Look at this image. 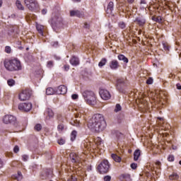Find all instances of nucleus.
Returning <instances> with one entry per match:
<instances>
[{
	"label": "nucleus",
	"mask_w": 181,
	"mask_h": 181,
	"mask_svg": "<svg viewBox=\"0 0 181 181\" xmlns=\"http://www.w3.org/2000/svg\"><path fill=\"white\" fill-rule=\"evenodd\" d=\"M107 124L104 119V116L101 114L94 115L88 122V128L95 132H102L105 129Z\"/></svg>",
	"instance_id": "obj_1"
},
{
	"label": "nucleus",
	"mask_w": 181,
	"mask_h": 181,
	"mask_svg": "<svg viewBox=\"0 0 181 181\" xmlns=\"http://www.w3.org/2000/svg\"><path fill=\"white\" fill-rule=\"evenodd\" d=\"M4 66L8 71H18V70L22 69L21 65V61L18 59H14L4 62Z\"/></svg>",
	"instance_id": "obj_2"
},
{
	"label": "nucleus",
	"mask_w": 181,
	"mask_h": 181,
	"mask_svg": "<svg viewBox=\"0 0 181 181\" xmlns=\"http://www.w3.org/2000/svg\"><path fill=\"white\" fill-rule=\"evenodd\" d=\"M83 97L84 98V100L87 104H89V105H95L97 99L94 92L90 90H85L83 93Z\"/></svg>",
	"instance_id": "obj_3"
},
{
	"label": "nucleus",
	"mask_w": 181,
	"mask_h": 181,
	"mask_svg": "<svg viewBox=\"0 0 181 181\" xmlns=\"http://www.w3.org/2000/svg\"><path fill=\"white\" fill-rule=\"evenodd\" d=\"M98 170L102 175H104V173H107V172L110 170V163H108V160H103L98 165Z\"/></svg>",
	"instance_id": "obj_4"
},
{
	"label": "nucleus",
	"mask_w": 181,
	"mask_h": 181,
	"mask_svg": "<svg viewBox=\"0 0 181 181\" xmlns=\"http://www.w3.org/2000/svg\"><path fill=\"white\" fill-rule=\"evenodd\" d=\"M30 95H32V92L29 89H25L21 92L18 98L21 101H26L30 98Z\"/></svg>",
	"instance_id": "obj_5"
},
{
	"label": "nucleus",
	"mask_w": 181,
	"mask_h": 181,
	"mask_svg": "<svg viewBox=\"0 0 181 181\" xmlns=\"http://www.w3.org/2000/svg\"><path fill=\"white\" fill-rule=\"evenodd\" d=\"M18 110L23 111L24 112H28L32 110V103H23L18 105Z\"/></svg>",
	"instance_id": "obj_6"
},
{
	"label": "nucleus",
	"mask_w": 181,
	"mask_h": 181,
	"mask_svg": "<svg viewBox=\"0 0 181 181\" xmlns=\"http://www.w3.org/2000/svg\"><path fill=\"white\" fill-rule=\"evenodd\" d=\"M24 2L30 11H35L38 6L37 2L35 0H24Z\"/></svg>",
	"instance_id": "obj_7"
},
{
	"label": "nucleus",
	"mask_w": 181,
	"mask_h": 181,
	"mask_svg": "<svg viewBox=\"0 0 181 181\" xmlns=\"http://www.w3.org/2000/svg\"><path fill=\"white\" fill-rule=\"evenodd\" d=\"M51 22L53 28H54V26H57V28H62V25H63V20L62 19V17L59 16L52 18Z\"/></svg>",
	"instance_id": "obj_8"
},
{
	"label": "nucleus",
	"mask_w": 181,
	"mask_h": 181,
	"mask_svg": "<svg viewBox=\"0 0 181 181\" xmlns=\"http://www.w3.org/2000/svg\"><path fill=\"white\" fill-rule=\"evenodd\" d=\"M3 122L4 124H15L16 122V117L13 115H6L3 117Z\"/></svg>",
	"instance_id": "obj_9"
},
{
	"label": "nucleus",
	"mask_w": 181,
	"mask_h": 181,
	"mask_svg": "<svg viewBox=\"0 0 181 181\" xmlns=\"http://www.w3.org/2000/svg\"><path fill=\"white\" fill-rule=\"evenodd\" d=\"M99 94L103 100H110V98H111V94H110V92L105 89H101Z\"/></svg>",
	"instance_id": "obj_10"
},
{
	"label": "nucleus",
	"mask_w": 181,
	"mask_h": 181,
	"mask_svg": "<svg viewBox=\"0 0 181 181\" xmlns=\"http://www.w3.org/2000/svg\"><path fill=\"white\" fill-rule=\"evenodd\" d=\"M69 156L73 163H80L81 157L78 156L76 153H71Z\"/></svg>",
	"instance_id": "obj_11"
},
{
	"label": "nucleus",
	"mask_w": 181,
	"mask_h": 181,
	"mask_svg": "<svg viewBox=\"0 0 181 181\" xmlns=\"http://www.w3.org/2000/svg\"><path fill=\"white\" fill-rule=\"evenodd\" d=\"M56 93L57 94L64 95L67 93V87H66V86L61 85L57 88Z\"/></svg>",
	"instance_id": "obj_12"
},
{
	"label": "nucleus",
	"mask_w": 181,
	"mask_h": 181,
	"mask_svg": "<svg viewBox=\"0 0 181 181\" xmlns=\"http://www.w3.org/2000/svg\"><path fill=\"white\" fill-rule=\"evenodd\" d=\"M45 115L46 117V119H52L53 117H54V112L50 108H47L45 112Z\"/></svg>",
	"instance_id": "obj_13"
},
{
	"label": "nucleus",
	"mask_w": 181,
	"mask_h": 181,
	"mask_svg": "<svg viewBox=\"0 0 181 181\" xmlns=\"http://www.w3.org/2000/svg\"><path fill=\"white\" fill-rule=\"evenodd\" d=\"M110 67L112 70H117L119 67V63H118V61L113 59L110 62Z\"/></svg>",
	"instance_id": "obj_14"
},
{
	"label": "nucleus",
	"mask_w": 181,
	"mask_h": 181,
	"mask_svg": "<svg viewBox=\"0 0 181 181\" xmlns=\"http://www.w3.org/2000/svg\"><path fill=\"white\" fill-rule=\"evenodd\" d=\"M134 22H135V23H136V25H139V26H144V25H145L146 21L145 20V18H144L142 17H138L137 18H136Z\"/></svg>",
	"instance_id": "obj_15"
},
{
	"label": "nucleus",
	"mask_w": 181,
	"mask_h": 181,
	"mask_svg": "<svg viewBox=\"0 0 181 181\" xmlns=\"http://www.w3.org/2000/svg\"><path fill=\"white\" fill-rule=\"evenodd\" d=\"M112 11H114V2L110 1L106 12L107 13H112Z\"/></svg>",
	"instance_id": "obj_16"
},
{
	"label": "nucleus",
	"mask_w": 181,
	"mask_h": 181,
	"mask_svg": "<svg viewBox=\"0 0 181 181\" xmlns=\"http://www.w3.org/2000/svg\"><path fill=\"white\" fill-rule=\"evenodd\" d=\"M70 63H71V64H72V66H78L80 61L78 60V58H77L76 57H73L70 59Z\"/></svg>",
	"instance_id": "obj_17"
},
{
	"label": "nucleus",
	"mask_w": 181,
	"mask_h": 181,
	"mask_svg": "<svg viewBox=\"0 0 181 181\" xmlns=\"http://www.w3.org/2000/svg\"><path fill=\"white\" fill-rule=\"evenodd\" d=\"M36 28L38 33H40L41 36H43V31L45 30V26L40 24H37Z\"/></svg>",
	"instance_id": "obj_18"
},
{
	"label": "nucleus",
	"mask_w": 181,
	"mask_h": 181,
	"mask_svg": "<svg viewBox=\"0 0 181 181\" xmlns=\"http://www.w3.org/2000/svg\"><path fill=\"white\" fill-rule=\"evenodd\" d=\"M71 16H77L78 18H83V13L78 11H71L70 12Z\"/></svg>",
	"instance_id": "obj_19"
},
{
	"label": "nucleus",
	"mask_w": 181,
	"mask_h": 181,
	"mask_svg": "<svg viewBox=\"0 0 181 181\" xmlns=\"http://www.w3.org/2000/svg\"><path fill=\"white\" fill-rule=\"evenodd\" d=\"M83 146L85 148V149H87V151H91V149H90V148H91L92 149H94V145L93 144V143L91 142H86L83 144Z\"/></svg>",
	"instance_id": "obj_20"
},
{
	"label": "nucleus",
	"mask_w": 181,
	"mask_h": 181,
	"mask_svg": "<svg viewBox=\"0 0 181 181\" xmlns=\"http://www.w3.org/2000/svg\"><path fill=\"white\" fill-rule=\"evenodd\" d=\"M13 179L16 181H21L23 179L22 173L18 172V174L12 176Z\"/></svg>",
	"instance_id": "obj_21"
},
{
	"label": "nucleus",
	"mask_w": 181,
	"mask_h": 181,
	"mask_svg": "<svg viewBox=\"0 0 181 181\" xmlns=\"http://www.w3.org/2000/svg\"><path fill=\"white\" fill-rule=\"evenodd\" d=\"M139 156H141V150H136L134 153V160H138V159H139Z\"/></svg>",
	"instance_id": "obj_22"
},
{
	"label": "nucleus",
	"mask_w": 181,
	"mask_h": 181,
	"mask_svg": "<svg viewBox=\"0 0 181 181\" xmlns=\"http://www.w3.org/2000/svg\"><path fill=\"white\" fill-rule=\"evenodd\" d=\"M95 144L97 145L98 148H100V146L103 145V140L100 137L95 139Z\"/></svg>",
	"instance_id": "obj_23"
},
{
	"label": "nucleus",
	"mask_w": 181,
	"mask_h": 181,
	"mask_svg": "<svg viewBox=\"0 0 181 181\" xmlns=\"http://www.w3.org/2000/svg\"><path fill=\"white\" fill-rule=\"evenodd\" d=\"M54 93H56V90H54V89H53V88H47L46 89L47 95H53V94H54Z\"/></svg>",
	"instance_id": "obj_24"
},
{
	"label": "nucleus",
	"mask_w": 181,
	"mask_h": 181,
	"mask_svg": "<svg viewBox=\"0 0 181 181\" xmlns=\"http://www.w3.org/2000/svg\"><path fill=\"white\" fill-rule=\"evenodd\" d=\"M117 58L119 60L124 62V63H128V58H127L124 54L118 55Z\"/></svg>",
	"instance_id": "obj_25"
},
{
	"label": "nucleus",
	"mask_w": 181,
	"mask_h": 181,
	"mask_svg": "<svg viewBox=\"0 0 181 181\" xmlns=\"http://www.w3.org/2000/svg\"><path fill=\"white\" fill-rule=\"evenodd\" d=\"M16 7L18 8V9H20L21 11H23V9H25V8L23 7V6L22 5V4L21 3V1L19 0L16 1Z\"/></svg>",
	"instance_id": "obj_26"
},
{
	"label": "nucleus",
	"mask_w": 181,
	"mask_h": 181,
	"mask_svg": "<svg viewBox=\"0 0 181 181\" xmlns=\"http://www.w3.org/2000/svg\"><path fill=\"white\" fill-rule=\"evenodd\" d=\"M112 158L115 162H121V157L118 156L117 154H112Z\"/></svg>",
	"instance_id": "obj_27"
},
{
	"label": "nucleus",
	"mask_w": 181,
	"mask_h": 181,
	"mask_svg": "<svg viewBox=\"0 0 181 181\" xmlns=\"http://www.w3.org/2000/svg\"><path fill=\"white\" fill-rule=\"evenodd\" d=\"M106 64H107V59L103 58L99 62L98 66H99V67H103V66H105Z\"/></svg>",
	"instance_id": "obj_28"
},
{
	"label": "nucleus",
	"mask_w": 181,
	"mask_h": 181,
	"mask_svg": "<svg viewBox=\"0 0 181 181\" xmlns=\"http://www.w3.org/2000/svg\"><path fill=\"white\" fill-rule=\"evenodd\" d=\"M169 179L170 180H176L179 179V175H177L176 173H173L172 175H170L169 176Z\"/></svg>",
	"instance_id": "obj_29"
},
{
	"label": "nucleus",
	"mask_w": 181,
	"mask_h": 181,
	"mask_svg": "<svg viewBox=\"0 0 181 181\" xmlns=\"http://www.w3.org/2000/svg\"><path fill=\"white\" fill-rule=\"evenodd\" d=\"M71 125H73L74 127H80V120H73L72 122H71Z\"/></svg>",
	"instance_id": "obj_30"
},
{
	"label": "nucleus",
	"mask_w": 181,
	"mask_h": 181,
	"mask_svg": "<svg viewBox=\"0 0 181 181\" xmlns=\"http://www.w3.org/2000/svg\"><path fill=\"white\" fill-rule=\"evenodd\" d=\"M77 136V132L74 130L71 134V141H74Z\"/></svg>",
	"instance_id": "obj_31"
},
{
	"label": "nucleus",
	"mask_w": 181,
	"mask_h": 181,
	"mask_svg": "<svg viewBox=\"0 0 181 181\" xmlns=\"http://www.w3.org/2000/svg\"><path fill=\"white\" fill-rule=\"evenodd\" d=\"M7 84L8 86H9L10 87L13 86V85L15 84V80L13 79H8L7 81Z\"/></svg>",
	"instance_id": "obj_32"
},
{
	"label": "nucleus",
	"mask_w": 181,
	"mask_h": 181,
	"mask_svg": "<svg viewBox=\"0 0 181 181\" xmlns=\"http://www.w3.org/2000/svg\"><path fill=\"white\" fill-rule=\"evenodd\" d=\"M122 107H121V105L117 104L115 108V112H119V111H121Z\"/></svg>",
	"instance_id": "obj_33"
},
{
	"label": "nucleus",
	"mask_w": 181,
	"mask_h": 181,
	"mask_svg": "<svg viewBox=\"0 0 181 181\" xmlns=\"http://www.w3.org/2000/svg\"><path fill=\"white\" fill-rule=\"evenodd\" d=\"M57 129H58V131H59V132H62V131H63L64 129V124H59L57 127Z\"/></svg>",
	"instance_id": "obj_34"
},
{
	"label": "nucleus",
	"mask_w": 181,
	"mask_h": 181,
	"mask_svg": "<svg viewBox=\"0 0 181 181\" xmlns=\"http://www.w3.org/2000/svg\"><path fill=\"white\" fill-rule=\"evenodd\" d=\"M122 177L125 181H131V175H123Z\"/></svg>",
	"instance_id": "obj_35"
},
{
	"label": "nucleus",
	"mask_w": 181,
	"mask_h": 181,
	"mask_svg": "<svg viewBox=\"0 0 181 181\" xmlns=\"http://www.w3.org/2000/svg\"><path fill=\"white\" fill-rule=\"evenodd\" d=\"M35 131H40L42 129V124H37L35 127H34Z\"/></svg>",
	"instance_id": "obj_36"
},
{
	"label": "nucleus",
	"mask_w": 181,
	"mask_h": 181,
	"mask_svg": "<svg viewBox=\"0 0 181 181\" xmlns=\"http://www.w3.org/2000/svg\"><path fill=\"white\" fill-rule=\"evenodd\" d=\"M59 145H64V144L66 143V140L63 139H59L57 141Z\"/></svg>",
	"instance_id": "obj_37"
},
{
	"label": "nucleus",
	"mask_w": 181,
	"mask_h": 181,
	"mask_svg": "<svg viewBox=\"0 0 181 181\" xmlns=\"http://www.w3.org/2000/svg\"><path fill=\"white\" fill-rule=\"evenodd\" d=\"M119 28H121V29H125V26H126L125 23L120 22L119 23Z\"/></svg>",
	"instance_id": "obj_38"
},
{
	"label": "nucleus",
	"mask_w": 181,
	"mask_h": 181,
	"mask_svg": "<svg viewBox=\"0 0 181 181\" xmlns=\"http://www.w3.org/2000/svg\"><path fill=\"white\" fill-rule=\"evenodd\" d=\"M168 160H169V162H173V160H175V156H173V155H170L168 158Z\"/></svg>",
	"instance_id": "obj_39"
},
{
	"label": "nucleus",
	"mask_w": 181,
	"mask_h": 181,
	"mask_svg": "<svg viewBox=\"0 0 181 181\" xmlns=\"http://www.w3.org/2000/svg\"><path fill=\"white\" fill-rule=\"evenodd\" d=\"M5 52H6V53H8V54L11 53V47L6 46L5 47Z\"/></svg>",
	"instance_id": "obj_40"
},
{
	"label": "nucleus",
	"mask_w": 181,
	"mask_h": 181,
	"mask_svg": "<svg viewBox=\"0 0 181 181\" xmlns=\"http://www.w3.org/2000/svg\"><path fill=\"white\" fill-rule=\"evenodd\" d=\"M22 159L24 162H26L28 159H29V156H28L27 155H23L22 156Z\"/></svg>",
	"instance_id": "obj_41"
},
{
	"label": "nucleus",
	"mask_w": 181,
	"mask_h": 181,
	"mask_svg": "<svg viewBox=\"0 0 181 181\" xmlns=\"http://www.w3.org/2000/svg\"><path fill=\"white\" fill-rule=\"evenodd\" d=\"M131 168L132 169H136V168H138V165L135 163H133L131 164Z\"/></svg>",
	"instance_id": "obj_42"
},
{
	"label": "nucleus",
	"mask_w": 181,
	"mask_h": 181,
	"mask_svg": "<svg viewBox=\"0 0 181 181\" xmlns=\"http://www.w3.org/2000/svg\"><path fill=\"white\" fill-rule=\"evenodd\" d=\"M111 180V176L107 175L104 177V181H110Z\"/></svg>",
	"instance_id": "obj_43"
},
{
	"label": "nucleus",
	"mask_w": 181,
	"mask_h": 181,
	"mask_svg": "<svg viewBox=\"0 0 181 181\" xmlns=\"http://www.w3.org/2000/svg\"><path fill=\"white\" fill-rule=\"evenodd\" d=\"M152 83H153V79H152V78H149L146 81V83H147V84H152Z\"/></svg>",
	"instance_id": "obj_44"
},
{
	"label": "nucleus",
	"mask_w": 181,
	"mask_h": 181,
	"mask_svg": "<svg viewBox=\"0 0 181 181\" xmlns=\"http://www.w3.org/2000/svg\"><path fill=\"white\" fill-rule=\"evenodd\" d=\"M47 67H53V61H49L47 62Z\"/></svg>",
	"instance_id": "obj_45"
},
{
	"label": "nucleus",
	"mask_w": 181,
	"mask_h": 181,
	"mask_svg": "<svg viewBox=\"0 0 181 181\" xmlns=\"http://www.w3.org/2000/svg\"><path fill=\"white\" fill-rule=\"evenodd\" d=\"M13 151H14L15 153H18V152H19V146H16L13 148Z\"/></svg>",
	"instance_id": "obj_46"
},
{
	"label": "nucleus",
	"mask_w": 181,
	"mask_h": 181,
	"mask_svg": "<svg viewBox=\"0 0 181 181\" xmlns=\"http://www.w3.org/2000/svg\"><path fill=\"white\" fill-rule=\"evenodd\" d=\"M71 98H72V100H77V98H78V95L74 94L71 95Z\"/></svg>",
	"instance_id": "obj_47"
},
{
	"label": "nucleus",
	"mask_w": 181,
	"mask_h": 181,
	"mask_svg": "<svg viewBox=\"0 0 181 181\" xmlns=\"http://www.w3.org/2000/svg\"><path fill=\"white\" fill-rule=\"evenodd\" d=\"M2 168H4V161L0 158V169H2Z\"/></svg>",
	"instance_id": "obj_48"
},
{
	"label": "nucleus",
	"mask_w": 181,
	"mask_h": 181,
	"mask_svg": "<svg viewBox=\"0 0 181 181\" xmlns=\"http://www.w3.org/2000/svg\"><path fill=\"white\" fill-rule=\"evenodd\" d=\"M156 166L157 169H159V168H160V162L157 161L156 163Z\"/></svg>",
	"instance_id": "obj_49"
},
{
	"label": "nucleus",
	"mask_w": 181,
	"mask_h": 181,
	"mask_svg": "<svg viewBox=\"0 0 181 181\" xmlns=\"http://www.w3.org/2000/svg\"><path fill=\"white\" fill-rule=\"evenodd\" d=\"M64 69L66 71H67L70 69V66L69 65H64Z\"/></svg>",
	"instance_id": "obj_50"
},
{
	"label": "nucleus",
	"mask_w": 181,
	"mask_h": 181,
	"mask_svg": "<svg viewBox=\"0 0 181 181\" xmlns=\"http://www.w3.org/2000/svg\"><path fill=\"white\" fill-rule=\"evenodd\" d=\"M42 15H46V13H47V9H45V8L42 9Z\"/></svg>",
	"instance_id": "obj_51"
},
{
	"label": "nucleus",
	"mask_w": 181,
	"mask_h": 181,
	"mask_svg": "<svg viewBox=\"0 0 181 181\" xmlns=\"http://www.w3.org/2000/svg\"><path fill=\"white\" fill-rule=\"evenodd\" d=\"M84 28H85L86 29H88V28H90V25H88L87 23H85V24H84Z\"/></svg>",
	"instance_id": "obj_52"
},
{
	"label": "nucleus",
	"mask_w": 181,
	"mask_h": 181,
	"mask_svg": "<svg viewBox=\"0 0 181 181\" xmlns=\"http://www.w3.org/2000/svg\"><path fill=\"white\" fill-rule=\"evenodd\" d=\"M121 83H124V81L122 79H118L117 84H121Z\"/></svg>",
	"instance_id": "obj_53"
},
{
	"label": "nucleus",
	"mask_w": 181,
	"mask_h": 181,
	"mask_svg": "<svg viewBox=\"0 0 181 181\" xmlns=\"http://www.w3.org/2000/svg\"><path fill=\"white\" fill-rule=\"evenodd\" d=\"M68 181H77V179L72 177L71 179L68 180Z\"/></svg>",
	"instance_id": "obj_54"
},
{
	"label": "nucleus",
	"mask_w": 181,
	"mask_h": 181,
	"mask_svg": "<svg viewBox=\"0 0 181 181\" xmlns=\"http://www.w3.org/2000/svg\"><path fill=\"white\" fill-rule=\"evenodd\" d=\"M177 90H181V85H180V83H177Z\"/></svg>",
	"instance_id": "obj_55"
},
{
	"label": "nucleus",
	"mask_w": 181,
	"mask_h": 181,
	"mask_svg": "<svg viewBox=\"0 0 181 181\" xmlns=\"http://www.w3.org/2000/svg\"><path fill=\"white\" fill-rule=\"evenodd\" d=\"M55 60H60V57H57V55L54 56Z\"/></svg>",
	"instance_id": "obj_56"
},
{
	"label": "nucleus",
	"mask_w": 181,
	"mask_h": 181,
	"mask_svg": "<svg viewBox=\"0 0 181 181\" xmlns=\"http://www.w3.org/2000/svg\"><path fill=\"white\" fill-rule=\"evenodd\" d=\"M163 46H164L165 50H169V47H168V45H163Z\"/></svg>",
	"instance_id": "obj_57"
},
{
	"label": "nucleus",
	"mask_w": 181,
	"mask_h": 181,
	"mask_svg": "<svg viewBox=\"0 0 181 181\" xmlns=\"http://www.w3.org/2000/svg\"><path fill=\"white\" fill-rule=\"evenodd\" d=\"M164 4L166 6H169V1H165Z\"/></svg>",
	"instance_id": "obj_58"
},
{
	"label": "nucleus",
	"mask_w": 181,
	"mask_h": 181,
	"mask_svg": "<svg viewBox=\"0 0 181 181\" xmlns=\"http://www.w3.org/2000/svg\"><path fill=\"white\" fill-rule=\"evenodd\" d=\"M134 0H127V2H129V4H132L134 2Z\"/></svg>",
	"instance_id": "obj_59"
},
{
	"label": "nucleus",
	"mask_w": 181,
	"mask_h": 181,
	"mask_svg": "<svg viewBox=\"0 0 181 181\" xmlns=\"http://www.w3.org/2000/svg\"><path fill=\"white\" fill-rule=\"evenodd\" d=\"M141 4H146V1L145 0H143V1H141Z\"/></svg>",
	"instance_id": "obj_60"
},
{
	"label": "nucleus",
	"mask_w": 181,
	"mask_h": 181,
	"mask_svg": "<svg viewBox=\"0 0 181 181\" xmlns=\"http://www.w3.org/2000/svg\"><path fill=\"white\" fill-rule=\"evenodd\" d=\"M2 4H4V2L2 1V0H0V8L2 6Z\"/></svg>",
	"instance_id": "obj_61"
},
{
	"label": "nucleus",
	"mask_w": 181,
	"mask_h": 181,
	"mask_svg": "<svg viewBox=\"0 0 181 181\" xmlns=\"http://www.w3.org/2000/svg\"><path fill=\"white\" fill-rule=\"evenodd\" d=\"M144 101H145L144 98L140 100V103H144Z\"/></svg>",
	"instance_id": "obj_62"
},
{
	"label": "nucleus",
	"mask_w": 181,
	"mask_h": 181,
	"mask_svg": "<svg viewBox=\"0 0 181 181\" xmlns=\"http://www.w3.org/2000/svg\"><path fill=\"white\" fill-rule=\"evenodd\" d=\"M74 2H80L81 0H72Z\"/></svg>",
	"instance_id": "obj_63"
},
{
	"label": "nucleus",
	"mask_w": 181,
	"mask_h": 181,
	"mask_svg": "<svg viewBox=\"0 0 181 181\" xmlns=\"http://www.w3.org/2000/svg\"><path fill=\"white\" fill-rule=\"evenodd\" d=\"M78 117H80V115H79V114L76 115V118H78Z\"/></svg>",
	"instance_id": "obj_64"
}]
</instances>
